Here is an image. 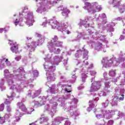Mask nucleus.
<instances>
[{
    "instance_id": "1",
    "label": "nucleus",
    "mask_w": 125,
    "mask_h": 125,
    "mask_svg": "<svg viewBox=\"0 0 125 125\" xmlns=\"http://www.w3.org/2000/svg\"><path fill=\"white\" fill-rule=\"evenodd\" d=\"M112 4L114 5L113 7H118L121 13H124L125 10V5H121V1L117 0H113Z\"/></svg>"
},
{
    "instance_id": "2",
    "label": "nucleus",
    "mask_w": 125,
    "mask_h": 125,
    "mask_svg": "<svg viewBox=\"0 0 125 125\" xmlns=\"http://www.w3.org/2000/svg\"><path fill=\"white\" fill-rule=\"evenodd\" d=\"M37 45H39V44H36L35 42H31L30 43H28L26 45V48L30 51V52H33V51H35V48L37 47Z\"/></svg>"
},
{
    "instance_id": "3",
    "label": "nucleus",
    "mask_w": 125,
    "mask_h": 125,
    "mask_svg": "<svg viewBox=\"0 0 125 125\" xmlns=\"http://www.w3.org/2000/svg\"><path fill=\"white\" fill-rule=\"evenodd\" d=\"M101 86V83L100 81L94 82L92 83V86L91 87V90H98Z\"/></svg>"
},
{
    "instance_id": "4",
    "label": "nucleus",
    "mask_w": 125,
    "mask_h": 125,
    "mask_svg": "<svg viewBox=\"0 0 125 125\" xmlns=\"http://www.w3.org/2000/svg\"><path fill=\"white\" fill-rule=\"evenodd\" d=\"M17 106L21 109V111H23V112H27L28 110L23 103H18Z\"/></svg>"
},
{
    "instance_id": "5",
    "label": "nucleus",
    "mask_w": 125,
    "mask_h": 125,
    "mask_svg": "<svg viewBox=\"0 0 125 125\" xmlns=\"http://www.w3.org/2000/svg\"><path fill=\"white\" fill-rule=\"evenodd\" d=\"M11 102L9 101L8 100L6 99L4 102V104L6 105V110L8 112H10L11 111V106L10 104Z\"/></svg>"
},
{
    "instance_id": "6",
    "label": "nucleus",
    "mask_w": 125,
    "mask_h": 125,
    "mask_svg": "<svg viewBox=\"0 0 125 125\" xmlns=\"http://www.w3.org/2000/svg\"><path fill=\"white\" fill-rule=\"evenodd\" d=\"M50 46L51 47H58L59 46H61V42L60 41H56L55 42H54V43H52V42L50 44Z\"/></svg>"
},
{
    "instance_id": "7",
    "label": "nucleus",
    "mask_w": 125,
    "mask_h": 125,
    "mask_svg": "<svg viewBox=\"0 0 125 125\" xmlns=\"http://www.w3.org/2000/svg\"><path fill=\"white\" fill-rule=\"evenodd\" d=\"M70 13V10L67 9V8H64L62 12V16H64V17H67L69 14Z\"/></svg>"
},
{
    "instance_id": "8",
    "label": "nucleus",
    "mask_w": 125,
    "mask_h": 125,
    "mask_svg": "<svg viewBox=\"0 0 125 125\" xmlns=\"http://www.w3.org/2000/svg\"><path fill=\"white\" fill-rule=\"evenodd\" d=\"M106 63L105 67H111V64H113V62L110 60L105 62Z\"/></svg>"
},
{
    "instance_id": "9",
    "label": "nucleus",
    "mask_w": 125,
    "mask_h": 125,
    "mask_svg": "<svg viewBox=\"0 0 125 125\" xmlns=\"http://www.w3.org/2000/svg\"><path fill=\"white\" fill-rule=\"evenodd\" d=\"M18 73H22L24 75H25V71L24 70V68L22 67H21L18 68L17 70Z\"/></svg>"
},
{
    "instance_id": "10",
    "label": "nucleus",
    "mask_w": 125,
    "mask_h": 125,
    "mask_svg": "<svg viewBox=\"0 0 125 125\" xmlns=\"http://www.w3.org/2000/svg\"><path fill=\"white\" fill-rule=\"evenodd\" d=\"M109 75L111 77H113L114 76H116V70L109 71Z\"/></svg>"
},
{
    "instance_id": "11",
    "label": "nucleus",
    "mask_w": 125,
    "mask_h": 125,
    "mask_svg": "<svg viewBox=\"0 0 125 125\" xmlns=\"http://www.w3.org/2000/svg\"><path fill=\"white\" fill-rule=\"evenodd\" d=\"M5 123V117H0V124L2 125Z\"/></svg>"
},
{
    "instance_id": "12",
    "label": "nucleus",
    "mask_w": 125,
    "mask_h": 125,
    "mask_svg": "<svg viewBox=\"0 0 125 125\" xmlns=\"http://www.w3.org/2000/svg\"><path fill=\"white\" fill-rule=\"evenodd\" d=\"M96 4L97 5V10L98 11H101V10H102V7H101V6L98 5V3H96V2H94L93 3V4Z\"/></svg>"
},
{
    "instance_id": "13",
    "label": "nucleus",
    "mask_w": 125,
    "mask_h": 125,
    "mask_svg": "<svg viewBox=\"0 0 125 125\" xmlns=\"http://www.w3.org/2000/svg\"><path fill=\"white\" fill-rule=\"evenodd\" d=\"M18 49V47L17 46H14L11 48V50L12 51V52H16Z\"/></svg>"
},
{
    "instance_id": "14",
    "label": "nucleus",
    "mask_w": 125,
    "mask_h": 125,
    "mask_svg": "<svg viewBox=\"0 0 125 125\" xmlns=\"http://www.w3.org/2000/svg\"><path fill=\"white\" fill-rule=\"evenodd\" d=\"M64 9H65V7H63V6H60V7H58L57 11H58V12L60 11L62 12Z\"/></svg>"
},
{
    "instance_id": "15",
    "label": "nucleus",
    "mask_w": 125,
    "mask_h": 125,
    "mask_svg": "<svg viewBox=\"0 0 125 125\" xmlns=\"http://www.w3.org/2000/svg\"><path fill=\"white\" fill-rule=\"evenodd\" d=\"M86 79V75L84 74V76H82V83H81L82 84H83V83H84Z\"/></svg>"
},
{
    "instance_id": "16",
    "label": "nucleus",
    "mask_w": 125,
    "mask_h": 125,
    "mask_svg": "<svg viewBox=\"0 0 125 125\" xmlns=\"http://www.w3.org/2000/svg\"><path fill=\"white\" fill-rule=\"evenodd\" d=\"M58 41V37L57 36H55L53 38L52 41H51V42L53 43L54 42H55Z\"/></svg>"
},
{
    "instance_id": "17",
    "label": "nucleus",
    "mask_w": 125,
    "mask_h": 125,
    "mask_svg": "<svg viewBox=\"0 0 125 125\" xmlns=\"http://www.w3.org/2000/svg\"><path fill=\"white\" fill-rule=\"evenodd\" d=\"M4 109V104H1L0 105V112H2V111H3V109Z\"/></svg>"
},
{
    "instance_id": "18",
    "label": "nucleus",
    "mask_w": 125,
    "mask_h": 125,
    "mask_svg": "<svg viewBox=\"0 0 125 125\" xmlns=\"http://www.w3.org/2000/svg\"><path fill=\"white\" fill-rule=\"evenodd\" d=\"M110 82H106L105 84V87H106L107 89L110 88Z\"/></svg>"
},
{
    "instance_id": "19",
    "label": "nucleus",
    "mask_w": 125,
    "mask_h": 125,
    "mask_svg": "<svg viewBox=\"0 0 125 125\" xmlns=\"http://www.w3.org/2000/svg\"><path fill=\"white\" fill-rule=\"evenodd\" d=\"M19 22H20V21L16 19V20L15 21H14V24L16 26H17V25H18V24H19Z\"/></svg>"
},
{
    "instance_id": "20",
    "label": "nucleus",
    "mask_w": 125,
    "mask_h": 125,
    "mask_svg": "<svg viewBox=\"0 0 125 125\" xmlns=\"http://www.w3.org/2000/svg\"><path fill=\"white\" fill-rule=\"evenodd\" d=\"M60 52H61V50L60 48H58L57 50L55 52L56 54H59Z\"/></svg>"
},
{
    "instance_id": "21",
    "label": "nucleus",
    "mask_w": 125,
    "mask_h": 125,
    "mask_svg": "<svg viewBox=\"0 0 125 125\" xmlns=\"http://www.w3.org/2000/svg\"><path fill=\"white\" fill-rule=\"evenodd\" d=\"M21 56H17L16 58H15V60L17 61H19V60H21Z\"/></svg>"
},
{
    "instance_id": "22",
    "label": "nucleus",
    "mask_w": 125,
    "mask_h": 125,
    "mask_svg": "<svg viewBox=\"0 0 125 125\" xmlns=\"http://www.w3.org/2000/svg\"><path fill=\"white\" fill-rule=\"evenodd\" d=\"M84 4L86 6H90L91 5V4L88 2H85Z\"/></svg>"
},
{
    "instance_id": "23",
    "label": "nucleus",
    "mask_w": 125,
    "mask_h": 125,
    "mask_svg": "<svg viewBox=\"0 0 125 125\" xmlns=\"http://www.w3.org/2000/svg\"><path fill=\"white\" fill-rule=\"evenodd\" d=\"M122 97H120L119 99L120 100H124V96H125V95L124 94H122L121 95Z\"/></svg>"
},
{
    "instance_id": "24",
    "label": "nucleus",
    "mask_w": 125,
    "mask_h": 125,
    "mask_svg": "<svg viewBox=\"0 0 125 125\" xmlns=\"http://www.w3.org/2000/svg\"><path fill=\"white\" fill-rule=\"evenodd\" d=\"M37 37H38V38H39V39H42V35H41V34H38Z\"/></svg>"
},
{
    "instance_id": "25",
    "label": "nucleus",
    "mask_w": 125,
    "mask_h": 125,
    "mask_svg": "<svg viewBox=\"0 0 125 125\" xmlns=\"http://www.w3.org/2000/svg\"><path fill=\"white\" fill-rule=\"evenodd\" d=\"M65 91H66V92H68L69 93H70V92H71V91H68V89L67 88L65 89Z\"/></svg>"
},
{
    "instance_id": "26",
    "label": "nucleus",
    "mask_w": 125,
    "mask_h": 125,
    "mask_svg": "<svg viewBox=\"0 0 125 125\" xmlns=\"http://www.w3.org/2000/svg\"><path fill=\"white\" fill-rule=\"evenodd\" d=\"M109 124H114V121H113L112 120H110L108 122Z\"/></svg>"
},
{
    "instance_id": "27",
    "label": "nucleus",
    "mask_w": 125,
    "mask_h": 125,
    "mask_svg": "<svg viewBox=\"0 0 125 125\" xmlns=\"http://www.w3.org/2000/svg\"><path fill=\"white\" fill-rule=\"evenodd\" d=\"M66 34L67 35H69V34H71V32L69 31L68 30H67V32H66Z\"/></svg>"
},
{
    "instance_id": "28",
    "label": "nucleus",
    "mask_w": 125,
    "mask_h": 125,
    "mask_svg": "<svg viewBox=\"0 0 125 125\" xmlns=\"http://www.w3.org/2000/svg\"><path fill=\"white\" fill-rule=\"evenodd\" d=\"M8 98H12V96H9L8 95H7Z\"/></svg>"
},
{
    "instance_id": "29",
    "label": "nucleus",
    "mask_w": 125,
    "mask_h": 125,
    "mask_svg": "<svg viewBox=\"0 0 125 125\" xmlns=\"http://www.w3.org/2000/svg\"><path fill=\"white\" fill-rule=\"evenodd\" d=\"M0 32H3V28H1L0 29Z\"/></svg>"
},
{
    "instance_id": "30",
    "label": "nucleus",
    "mask_w": 125,
    "mask_h": 125,
    "mask_svg": "<svg viewBox=\"0 0 125 125\" xmlns=\"http://www.w3.org/2000/svg\"><path fill=\"white\" fill-rule=\"evenodd\" d=\"M5 62L7 63V62H8V59H6Z\"/></svg>"
},
{
    "instance_id": "31",
    "label": "nucleus",
    "mask_w": 125,
    "mask_h": 125,
    "mask_svg": "<svg viewBox=\"0 0 125 125\" xmlns=\"http://www.w3.org/2000/svg\"><path fill=\"white\" fill-rule=\"evenodd\" d=\"M96 117L97 118H99V117H100V116L99 115H96Z\"/></svg>"
},
{
    "instance_id": "32",
    "label": "nucleus",
    "mask_w": 125,
    "mask_h": 125,
    "mask_svg": "<svg viewBox=\"0 0 125 125\" xmlns=\"http://www.w3.org/2000/svg\"><path fill=\"white\" fill-rule=\"evenodd\" d=\"M27 40H28V41H29V40H32V38H27Z\"/></svg>"
},
{
    "instance_id": "33",
    "label": "nucleus",
    "mask_w": 125,
    "mask_h": 125,
    "mask_svg": "<svg viewBox=\"0 0 125 125\" xmlns=\"http://www.w3.org/2000/svg\"><path fill=\"white\" fill-rule=\"evenodd\" d=\"M117 19H118V20H120V19H122V18H121L119 17V18H118Z\"/></svg>"
},
{
    "instance_id": "34",
    "label": "nucleus",
    "mask_w": 125,
    "mask_h": 125,
    "mask_svg": "<svg viewBox=\"0 0 125 125\" xmlns=\"http://www.w3.org/2000/svg\"><path fill=\"white\" fill-rule=\"evenodd\" d=\"M86 65H88V62H86Z\"/></svg>"
},
{
    "instance_id": "35",
    "label": "nucleus",
    "mask_w": 125,
    "mask_h": 125,
    "mask_svg": "<svg viewBox=\"0 0 125 125\" xmlns=\"http://www.w3.org/2000/svg\"><path fill=\"white\" fill-rule=\"evenodd\" d=\"M86 0H83V1H86Z\"/></svg>"
},
{
    "instance_id": "36",
    "label": "nucleus",
    "mask_w": 125,
    "mask_h": 125,
    "mask_svg": "<svg viewBox=\"0 0 125 125\" xmlns=\"http://www.w3.org/2000/svg\"><path fill=\"white\" fill-rule=\"evenodd\" d=\"M86 59H88V58L87 57L86 58Z\"/></svg>"
},
{
    "instance_id": "37",
    "label": "nucleus",
    "mask_w": 125,
    "mask_h": 125,
    "mask_svg": "<svg viewBox=\"0 0 125 125\" xmlns=\"http://www.w3.org/2000/svg\"><path fill=\"white\" fill-rule=\"evenodd\" d=\"M33 125V124H29V125Z\"/></svg>"
},
{
    "instance_id": "38",
    "label": "nucleus",
    "mask_w": 125,
    "mask_h": 125,
    "mask_svg": "<svg viewBox=\"0 0 125 125\" xmlns=\"http://www.w3.org/2000/svg\"><path fill=\"white\" fill-rule=\"evenodd\" d=\"M96 12V11H95V12H93V13H95Z\"/></svg>"
},
{
    "instance_id": "39",
    "label": "nucleus",
    "mask_w": 125,
    "mask_h": 125,
    "mask_svg": "<svg viewBox=\"0 0 125 125\" xmlns=\"http://www.w3.org/2000/svg\"><path fill=\"white\" fill-rule=\"evenodd\" d=\"M72 77H73V78H74V76H72Z\"/></svg>"
}]
</instances>
